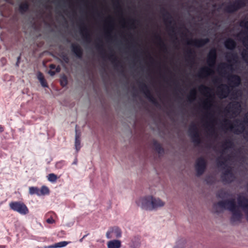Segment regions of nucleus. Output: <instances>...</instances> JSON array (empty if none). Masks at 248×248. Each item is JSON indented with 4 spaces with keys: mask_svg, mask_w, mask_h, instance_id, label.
Returning <instances> with one entry per match:
<instances>
[{
    "mask_svg": "<svg viewBox=\"0 0 248 248\" xmlns=\"http://www.w3.org/2000/svg\"><path fill=\"white\" fill-rule=\"evenodd\" d=\"M137 205L146 210L153 211L164 207L165 202L158 197L147 195L139 198L136 201Z\"/></svg>",
    "mask_w": 248,
    "mask_h": 248,
    "instance_id": "obj_1",
    "label": "nucleus"
},
{
    "mask_svg": "<svg viewBox=\"0 0 248 248\" xmlns=\"http://www.w3.org/2000/svg\"><path fill=\"white\" fill-rule=\"evenodd\" d=\"M214 208L217 212H220L224 209H228L232 212V215L231 220L233 222L239 221L242 215L236 205L234 199H229L225 202H220L215 204Z\"/></svg>",
    "mask_w": 248,
    "mask_h": 248,
    "instance_id": "obj_2",
    "label": "nucleus"
},
{
    "mask_svg": "<svg viewBox=\"0 0 248 248\" xmlns=\"http://www.w3.org/2000/svg\"><path fill=\"white\" fill-rule=\"evenodd\" d=\"M199 92L204 96L207 97L203 102V105L205 108L208 109L212 105V101L211 98V89L204 85H202L199 87Z\"/></svg>",
    "mask_w": 248,
    "mask_h": 248,
    "instance_id": "obj_3",
    "label": "nucleus"
},
{
    "mask_svg": "<svg viewBox=\"0 0 248 248\" xmlns=\"http://www.w3.org/2000/svg\"><path fill=\"white\" fill-rule=\"evenodd\" d=\"M9 206L11 209L21 215H25L29 213V210L27 206L21 202H11L9 204Z\"/></svg>",
    "mask_w": 248,
    "mask_h": 248,
    "instance_id": "obj_4",
    "label": "nucleus"
},
{
    "mask_svg": "<svg viewBox=\"0 0 248 248\" xmlns=\"http://www.w3.org/2000/svg\"><path fill=\"white\" fill-rule=\"evenodd\" d=\"M240 25L241 27L244 28L246 31V33L244 32H240L238 37L240 38L245 46L248 49V21H241Z\"/></svg>",
    "mask_w": 248,
    "mask_h": 248,
    "instance_id": "obj_5",
    "label": "nucleus"
},
{
    "mask_svg": "<svg viewBox=\"0 0 248 248\" xmlns=\"http://www.w3.org/2000/svg\"><path fill=\"white\" fill-rule=\"evenodd\" d=\"M230 87L226 85L221 84L219 86L217 90V95L219 98H224L227 97L230 93Z\"/></svg>",
    "mask_w": 248,
    "mask_h": 248,
    "instance_id": "obj_6",
    "label": "nucleus"
},
{
    "mask_svg": "<svg viewBox=\"0 0 248 248\" xmlns=\"http://www.w3.org/2000/svg\"><path fill=\"white\" fill-rule=\"evenodd\" d=\"M244 5V0H236L233 3L228 5L226 8V10L228 12H232L243 6Z\"/></svg>",
    "mask_w": 248,
    "mask_h": 248,
    "instance_id": "obj_7",
    "label": "nucleus"
},
{
    "mask_svg": "<svg viewBox=\"0 0 248 248\" xmlns=\"http://www.w3.org/2000/svg\"><path fill=\"white\" fill-rule=\"evenodd\" d=\"M217 57L216 50L212 49L210 50L207 59V63L210 67H213L216 62Z\"/></svg>",
    "mask_w": 248,
    "mask_h": 248,
    "instance_id": "obj_8",
    "label": "nucleus"
},
{
    "mask_svg": "<svg viewBox=\"0 0 248 248\" xmlns=\"http://www.w3.org/2000/svg\"><path fill=\"white\" fill-rule=\"evenodd\" d=\"M239 206L242 208L243 210L248 213V200L244 196L240 195L238 198ZM247 220L248 221V214L247 216Z\"/></svg>",
    "mask_w": 248,
    "mask_h": 248,
    "instance_id": "obj_9",
    "label": "nucleus"
},
{
    "mask_svg": "<svg viewBox=\"0 0 248 248\" xmlns=\"http://www.w3.org/2000/svg\"><path fill=\"white\" fill-rule=\"evenodd\" d=\"M205 168V160L202 158H199L196 162V169L198 175H201L204 171Z\"/></svg>",
    "mask_w": 248,
    "mask_h": 248,
    "instance_id": "obj_10",
    "label": "nucleus"
},
{
    "mask_svg": "<svg viewBox=\"0 0 248 248\" xmlns=\"http://www.w3.org/2000/svg\"><path fill=\"white\" fill-rule=\"evenodd\" d=\"M212 68V67H208L206 66L201 68L199 72V76L202 78H206L213 75L214 71Z\"/></svg>",
    "mask_w": 248,
    "mask_h": 248,
    "instance_id": "obj_11",
    "label": "nucleus"
},
{
    "mask_svg": "<svg viewBox=\"0 0 248 248\" xmlns=\"http://www.w3.org/2000/svg\"><path fill=\"white\" fill-rule=\"evenodd\" d=\"M222 178L224 181L230 182L233 180V175L231 169L229 168H227L226 171L223 173Z\"/></svg>",
    "mask_w": 248,
    "mask_h": 248,
    "instance_id": "obj_12",
    "label": "nucleus"
},
{
    "mask_svg": "<svg viewBox=\"0 0 248 248\" xmlns=\"http://www.w3.org/2000/svg\"><path fill=\"white\" fill-rule=\"evenodd\" d=\"M228 80L230 84L233 87L239 86L241 82L240 77L236 75H232L229 77Z\"/></svg>",
    "mask_w": 248,
    "mask_h": 248,
    "instance_id": "obj_13",
    "label": "nucleus"
},
{
    "mask_svg": "<svg viewBox=\"0 0 248 248\" xmlns=\"http://www.w3.org/2000/svg\"><path fill=\"white\" fill-rule=\"evenodd\" d=\"M208 41L209 40L207 39H194L191 40L189 44L196 46L200 47L206 44Z\"/></svg>",
    "mask_w": 248,
    "mask_h": 248,
    "instance_id": "obj_14",
    "label": "nucleus"
},
{
    "mask_svg": "<svg viewBox=\"0 0 248 248\" xmlns=\"http://www.w3.org/2000/svg\"><path fill=\"white\" fill-rule=\"evenodd\" d=\"M108 248H120L121 242L118 240H113L109 241L107 243Z\"/></svg>",
    "mask_w": 248,
    "mask_h": 248,
    "instance_id": "obj_15",
    "label": "nucleus"
},
{
    "mask_svg": "<svg viewBox=\"0 0 248 248\" xmlns=\"http://www.w3.org/2000/svg\"><path fill=\"white\" fill-rule=\"evenodd\" d=\"M70 242L67 241H61L58 243H55L53 245L48 246V248H61L66 246L68 244H70Z\"/></svg>",
    "mask_w": 248,
    "mask_h": 248,
    "instance_id": "obj_16",
    "label": "nucleus"
},
{
    "mask_svg": "<svg viewBox=\"0 0 248 248\" xmlns=\"http://www.w3.org/2000/svg\"><path fill=\"white\" fill-rule=\"evenodd\" d=\"M189 133L191 137L198 138V132L197 127L195 125H191L189 129Z\"/></svg>",
    "mask_w": 248,
    "mask_h": 248,
    "instance_id": "obj_17",
    "label": "nucleus"
},
{
    "mask_svg": "<svg viewBox=\"0 0 248 248\" xmlns=\"http://www.w3.org/2000/svg\"><path fill=\"white\" fill-rule=\"evenodd\" d=\"M224 45L227 48L231 50L234 48L236 45L235 42L231 39L226 40L224 43Z\"/></svg>",
    "mask_w": 248,
    "mask_h": 248,
    "instance_id": "obj_18",
    "label": "nucleus"
},
{
    "mask_svg": "<svg viewBox=\"0 0 248 248\" xmlns=\"http://www.w3.org/2000/svg\"><path fill=\"white\" fill-rule=\"evenodd\" d=\"M111 232L113 234V238H120L122 236V232L121 230L117 228L114 227L111 229Z\"/></svg>",
    "mask_w": 248,
    "mask_h": 248,
    "instance_id": "obj_19",
    "label": "nucleus"
},
{
    "mask_svg": "<svg viewBox=\"0 0 248 248\" xmlns=\"http://www.w3.org/2000/svg\"><path fill=\"white\" fill-rule=\"evenodd\" d=\"M75 147L77 152H78L81 148L80 135L76 132L75 136Z\"/></svg>",
    "mask_w": 248,
    "mask_h": 248,
    "instance_id": "obj_20",
    "label": "nucleus"
},
{
    "mask_svg": "<svg viewBox=\"0 0 248 248\" xmlns=\"http://www.w3.org/2000/svg\"><path fill=\"white\" fill-rule=\"evenodd\" d=\"M197 95L196 89L193 88L191 89L188 95V99L190 101H193L195 100Z\"/></svg>",
    "mask_w": 248,
    "mask_h": 248,
    "instance_id": "obj_21",
    "label": "nucleus"
},
{
    "mask_svg": "<svg viewBox=\"0 0 248 248\" xmlns=\"http://www.w3.org/2000/svg\"><path fill=\"white\" fill-rule=\"evenodd\" d=\"M186 245V241L185 240H179L175 244L173 248H184Z\"/></svg>",
    "mask_w": 248,
    "mask_h": 248,
    "instance_id": "obj_22",
    "label": "nucleus"
},
{
    "mask_svg": "<svg viewBox=\"0 0 248 248\" xmlns=\"http://www.w3.org/2000/svg\"><path fill=\"white\" fill-rule=\"evenodd\" d=\"M49 193V189L46 186H42L39 189V196H42L48 194Z\"/></svg>",
    "mask_w": 248,
    "mask_h": 248,
    "instance_id": "obj_23",
    "label": "nucleus"
},
{
    "mask_svg": "<svg viewBox=\"0 0 248 248\" xmlns=\"http://www.w3.org/2000/svg\"><path fill=\"white\" fill-rule=\"evenodd\" d=\"M29 193L31 195L36 194L39 196V189L36 187H30L29 188Z\"/></svg>",
    "mask_w": 248,
    "mask_h": 248,
    "instance_id": "obj_24",
    "label": "nucleus"
},
{
    "mask_svg": "<svg viewBox=\"0 0 248 248\" xmlns=\"http://www.w3.org/2000/svg\"><path fill=\"white\" fill-rule=\"evenodd\" d=\"M48 180L52 183H55L57 179V176L54 173H50L47 176Z\"/></svg>",
    "mask_w": 248,
    "mask_h": 248,
    "instance_id": "obj_25",
    "label": "nucleus"
},
{
    "mask_svg": "<svg viewBox=\"0 0 248 248\" xmlns=\"http://www.w3.org/2000/svg\"><path fill=\"white\" fill-rule=\"evenodd\" d=\"M73 51L78 56H79L81 54V51L79 47L78 46H72Z\"/></svg>",
    "mask_w": 248,
    "mask_h": 248,
    "instance_id": "obj_26",
    "label": "nucleus"
},
{
    "mask_svg": "<svg viewBox=\"0 0 248 248\" xmlns=\"http://www.w3.org/2000/svg\"><path fill=\"white\" fill-rule=\"evenodd\" d=\"M19 8L21 11H25L28 9V5L26 4H22L20 5Z\"/></svg>",
    "mask_w": 248,
    "mask_h": 248,
    "instance_id": "obj_27",
    "label": "nucleus"
},
{
    "mask_svg": "<svg viewBox=\"0 0 248 248\" xmlns=\"http://www.w3.org/2000/svg\"><path fill=\"white\" fill-rule=\"evenodd\" d=\"M155 150L159 154H161L163 152V149L161 148L159 144L155 145Z\"/></svg>",
    "mask_w": 248,
    "mask_h": 248,
    "instance_id": "obj_28",
    "label": "nucleus"
},
{
    "mask_svg": "<svg viewBox=\"0 0 248 248\" xmlns=\"http://www.w3.org/2000/svg\"><path fill=\"white\" fill-rule=\"evenodd\" d=\"M106 237L108 239H111L113 238V234H112V232H111V229L107 232Z\"/></svg>",
    "mask_w": 248,
    "mask_h": 248,
    "instance_id": "obj_29",
    "label": "nucleus"
},
{
    "mask_svg": "<svg viewBox=\"0 0 248 248\" xmlns=\"http://www.w3.org/2000/svg\"><path fill=\"white\" fill-rule=\"evenodd\" d=\"M61 83L62 86H65L67 84V79L65 77H63L61 81Z\"/></svg>",
    "mask_w": 248,
    "mask_h": 248,
    "instance_id": "obj_30",
    "label": "nucleus"
},
{
    "mask_svg": "<svg viewBox=\"0 0 248 248\" xmlns=\"http://www.w3.org/2000/svg\"><path fill=\"white\" fill-rule=\"evenodd\" d=\"M226 194L225 192H224L223 191H221L218 194V196L219 198H223L226 197Z\"/></svg>",
    "mask_w": 248,
    "mask_h": 248,
    "instance_id": "obj_31",
    "label": "nucleus"
},
{
    "mask_svg": "<svg viewBox=\"0 0 248 248\" xmlns=\"http://www.w3.org/2000/svg\"><path fill=\"white\" fill-rule=\"evenodd\" d=\"M42 86L44 87H46L47 86V84L44 78L42 79V80H39Z\"/></svg>",
    "mask_w": 248,
    "mask_h": 248,
    "instance_id": "obj_32",
    "label": "nucleus"
},
{
    "mask_svg": "<svg viewBox=\"0 0 248 248\" xmlns=\"http://www.w3.org/2000/svg\"><path fill=\"white\" fill-rule=\"evenodd\" d=\"M46 222L49 224H53L55 223V220L52 218H49L46 219Z\"/></svg>",
    "mask_w": 248,
    "mask_h": 248,
    "instance_id": "obj_33",
    "label": "nucleus"
},
{
    "mask_svg": "<svg viewBox=\"0 0 248 248\" xmlns=\"http://www.w3.org/2000/svg\"><path fill=\"white\" fill-rule=\"evenodd\" d=\"M228 163V160H226L224 162H222V163H220L219 162L218 163V166H219L220 167H222L224 165H227Z\"/></svg>",
    "mask_w": 248,
    "mask_h": 248,
    "instance_id": "obj_34",
    "label": "nucleus"
},
{
    "mask_svg": "<svg viewBox=\"0 0 248 248\" xmlns=\"http://www.w3.org/2000/svg\"><path fill=\"white\" fill-rule=\"evenodd\" d=\"M37 78L39 80H42V79L44 78L43 75L40 72L37 74Z\"/></svg>",
    "mask_w": 248,
    "mask_h": 248,
    "instance_id": "obj_35",
    "label": "nucleus"
},
{
    "mask_svg": "<svg viewBox=\"0 0 248 248\" xmlns=\"http://www.w3.org/2000/svg\"><path fill=\"white\" fill-rule=\"evenodd\" d=\"M245 122L248 124V112L245 115Z\"/></svg>",
    "mask_w": 248,
    "mask_h": 248,
    "instance_id": "obj_36",
    "label": "nucleus"
},
{
    "mask_svg": "<svg viewBox=\"0 0 248 248\" xmlns=\"http://www.w3.org/2000/svg\"><path fill=\"white\" fill-rule=\"evenodd\" d=\"M236 105H237V106H238V108H237V110L236 111V113H238L240 111V108H241V107H240V105H239L238 104H237Z\"/></svg>",
    "mask_w": 248,
    "mask_h": 248,
    "instance_id": "obj_37",
    "label": "nucleus"
},
{
    "mask_svg": "<svg viewBox=\"0 0 248 248\" xmlns=\"http://www.w3.org/2000/svg\"><path fill=\"white\" fill-rule=\"evenodd\" d=\"M48 74L51 76H53L55 74V72H54V71H49L48 72Z\"/></svg>",
    "mask_w": 248,
    "mask_h": 248,
    "instance_id": "obj_38",
    "label": "nucleus"
},
{
    "mask_svg": "<svg viewBox=\"0 0 248 248\" xmlns=\"http://www.w3.org/2000/svg\"><path fill=\"white\" fill-rule=\"evenodd\" d=\"M230 129L231 131H232L233 130V126L232 124H231L230 126Z\"/></svg>",
    "mask_w": 248,
    "mask_h": 248,
    "instance_id": "obj_39",
    "label": "nucleus"
},
{
    "mask_svg": "<svg viewBox=\"0 0 248 248\" xmlns=\"http://www.w3.org/2000/svg\"><path fill=\"white\" fill-rule=\"evenodd\" d=\"M77 159H76V160L74 161V162L73 163V164H77Z\"/></svg>",
    "mask_w": 248,
    "mask_h": 248,
    "instance_id": "obj_40",
    "label": "nucleus"
},
{
    "mask_svg": "<svg viewBox=\"0 0 248 248\" xmlns=\"http://www.w3.org/2000/svg\"><path fill=\"white\" fill-rule=\"evenodd\" d=\"M50 67L51 68H53L54 67V65L51 64V65H50Z\"/></svg>",
    "mask_w": 248,
    "mask_h": 248,
    "instance_id": "obj_41",
    "label": "nucleus"
},
{
    "mask_svg": "<svg viewBox=\"0 0 248 248\" xmlns=\"http://www.w3.org/2000/svg\"><path fill=\"white\" fill-rule=\"evenodd\" d=\"M3 128H1V127H0V132H2V131H3Z\"/></svg>",
    "mask_w": 248,
    "mask_h": 248,
    "instance_id": "obj_42",
    "label": "nucleus"
},
{
    "mask_svg": "<svg viewBox=\"0 0 248 248\" xmlns=\"http://www.w3.org/2000/svg\"><path fill=\"white\" fill-rule=\"evenodd\" d=\"M4 248V247L0 246V248Z\"/></svg>",
    "mask_w": 248,
    "mask_h": 248,
    "instance_id": "obj_43",
    "label": "nucleus"
}]
</instances>
